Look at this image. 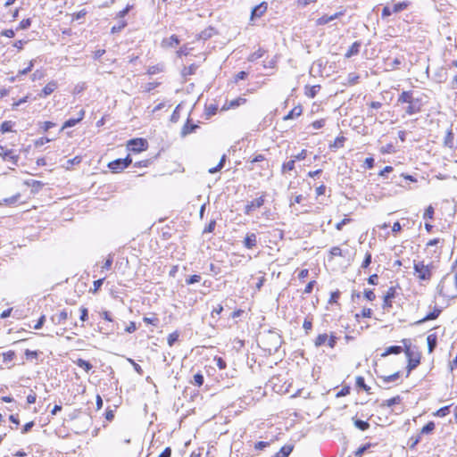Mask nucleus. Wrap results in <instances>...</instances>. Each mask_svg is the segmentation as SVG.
Returning a JSON list of instances; mask_svg holds the SVG:
<instances>
[{"label":"nucleus","mask_w":457,"mask_h":457,"mask_svg":"<svg viewBox=\"0 0 457 457\" xmlns=\"http://www.w3.org/2000/svg\"><path fill=\"white\" fill-rule=\"evenodd\" d=\"M413 269L419 279L428 281L432 277L434 266L432 262L425 264L424 262H414Z\"/></svg>","instance_id":"nucleus-1"},{"label":"nucleus","mask_w":457,"mask_h":457,"mask_svg":"<svg viewBox=\"0 0 457 457\" xmlns=\"http://www.w3.org/2000/svg\"><path fill=\"white\" fill-rule=\"evenodd\" d=\"M126 146H127L128 151H129L130 153L140 154L148 149L149 144L145 138L136 137V138L129 139L127 142Z\"/></svg>","instance_id":"nucleus-2"},{"label":"nucleus","mask_w":457,"mask_h":457,"mask_svg":"<svg viewBox=\"0 0 457 457\" xmlns=\"http://www.w3.org/2000/svg\"><path fill=\"white\" fill-rule=\"evenodd\" d=\"M132 163V158L128 154L123 159H116L110 162L107 167L112 173H120Z\"/></svg>","instance_id":"nucleus-3"},{"label":"nucleus","mask_w":457,"mask_h":457,"mask_svg":"<svg viewBox=\"0 0 457 457\" xmlns=\"http://www.w3.org/2000/svg\"><path fill=\"white\" fill-rule=\"evenodd\" d=\"M216 349L214 347L202 346V357L206 358V361H210L212 357V362H214L220 370L226 368V361L215 354Z\"/></svg>","instance_id":"nucleus-4"},{"label":"nucleus","mask_w":457,"mask_h":457,"mask_svg":"<svg viewBox=\"0 0 457 457\" xmlns=\"http://www.w3.org/2000/svg\"><path fill=\"white\" fill-rule=\"evenodd\" d=\"M405 354L408 357V373L414 370L420 364V356L417 354L414 356L413 352L408 347L405 351Z\"/></svg>","instance_id":"nucleus-5"},{"label":"nucleus","mask_w":457,"mask_h":457,"mask_svg":"<svg viewBox=\"0 0 457 457\" xmlns=\"http://www.w3.org/2000/svg\"><path fill=\"white\" fill-rule=\"evenodd\" d=\"M71 315V312H68L66 309L60 311L58 313L51 316V321L55 325L63 324L68 318Z\"/></svg>","instance_id":"nucleus-6"},{"label":"nucleus","mask_w":457,"mask_h":457,"mask_svg":"<svg viewBox=\"0 0 457 457\" xmlns=\"http://www.w3.org/2000/svg\"><path fill=\"white\" fill-rule=\"evenodd\" d=\"M264 197L260 196L251 202H249L245 207V213L249 215L253 211L262 207L264 204Z\"/></svg>","instance_id":"nucleus-7"},{"label":"nucleus","mask_w":457,"mask_h":457,"mask_svg":"<svg viewBox=\"0 0 457 457\" xmlns=\"http://www.w3.org/2000/svg\"><path fill=\"white\" fill-rule=\"evenodd\" d=\"M395 295L396 288L395 287H390L384 295L383 309H389L392 307V299H394Z\"/></svg>","instance_id":"nucleus-8"},{"label":"nucleus","mask_w":457,"mask_h":457,"mask_svg":"<svg viewBox=\"0 0 457 457\" xmlns=\"http://www.w3.org/2000/svg\"><path fill=\"white\" fill-rule=\"evenodd\" d=\"M85 110L84 109H81L79 113H78V117L77 118H70L68 119L63 124H62V129H65L67 128H71V127H74L76 126L78 123H79L85 117Z\"/></svg>","instance_id":"nucleus-9"},{"label":"nucleus","mask_w":457,"mask_h":457,"mask_svg":"<svg viewBox=\"0 0 457 457\" xmlns=\"http://www.w3.org/2000/svg\"><path fill=\"white\" fill-rule=\"evenodd\" d=\"M422 103L421 99L418 98L415 99V101L411 102V104H408V106L406 107L405 112L408 115H413L421 111Z\"/></svg>","instance_id":"nucleus-10"},{"label":"nucleus","mask_w":457,"mask_h":457,"mask_svg":"<svg viewBox=\"0 0 457 457\" xmlns=\"http://www.w3.org/2000/svg\"><path fill=\"white\" fill-rule=\"evenodd\" d=\"M246 103V99L244 98V97H237L236 99H233L231 101H227L222 108H221V111H227V110H229V109H233V108H236V107H238Z\"/></svg>","instance_id":"nucleus-11"},{"label":"nucleus","mask_w":457,"mask_h":457,"mask_svg":"<svg viewBox=\"0 0 457 457\" xmlns=\"http://www.w3.org/2000/svg\"><path fill=\"white\" fill-rule=\"evenodd\" d=\"M415 99L418 97H414L412 91H403L397 99V104H411Z\"/></svg>","instance_id":"nucleus-12"},{"label":"nucleus","mask_w":457,"mask_h":457,"mask_svg":"<svg viewBox=\"0 0 457 457\" xmlns=\"http://www.w3.org/2000/svg\"><path fill=\"white\" fill-rule=\"evenodd\" d=\"M344 14L343 12H336L334 13L333 15H323L321 16L320 18L317 19L316 21V25L318 26H321V25H325L337 18H339L340 16H342Z\"/></svg>","instance_id":"nucleus-13"},{"label":"nucleus","mask_w":457,"mask_h":457,"mask_svg":"<svg viewBox=\"0 0 457 457\" xmlns=\"http://www.w3.org/2000/svg\"><path fill=\"white\" fill-rule=\"evenodd\" d=\"M58 87V84L55 80H50L41 90L40 96L46 97L51 95Z\"/></svg>","instance_id":"nucleus-14"},{"label":"nucleus","mask_w":457,"mask_h":457,"mask_svg":"<svg viewBox=\"0 0 457 457\" xmlns=\"http://www.w3.org/2000/svg\"><path fill=\"white\" fill-rule=\"evenodd\" d=\"M179 45V39L176 35H171L170 37L163 38L162 46L164 48H172Z\"/></svg>","instance_id":"nucleus-15"},{"label":"nucleus","mask_w":457,"mask_h":457,"mask_svg":"<svg viewBox=\"0 0 457 457\" xmlns=\"http://www.w3.org/2000/svg\"><path fill=\"white\" fill-rule=\"evenodd\" d=\"M257 245V236L254 233H248L246 234L245 240H244V245L247 249H252Z\"/></svg>","instance_id":"nucleus-16"},{"label":"nucleus","mask_w":457,"mask_h":457,"mask_svg":"<svg viewBox=\"0 0 457 457\" xmlns=\"http://www.w3.org/2000/svg\"><path fill=\"white\" fill-rule=\"evenodd\" d=\"M442 310L438 307H435L433 312H429L428 314H427L424 318H422L421 320H418L416 322V324H422L426 321H428V320H436L441 313Z\"/></svg>","instance_id":"nucleus-17"},{"label":"nucleus","mask_w":457,"mask_h":457,"mask_svg":"<svg viewBox=\"0 0 457 457\" xmlns=\"http://www.w3.org/2000/svg\"><path fill=\"white\" fill-rule=\"evenodd\" d=\"M267 10V4L265 2L256 5L253 8L251 13V19L261 17Z\"/></svg>","instance_id":"nucleus-18"},{"label":"nucleus","mask_w":457,"mask_h":457,"mask_svg":"<svg viewBox=\"0 0 457 457\" xmlns=\"http://www.w3.org/2000/svg\"><path fill=\"white\" fill-rule=\"evenodd\" d=\"M82 162V156L77 155L72 159H70L66 162V163L62 166L66 170H71L73 169L75 165L80 164Z\"/></svg>","instance_id":"nucleus-19"},{"label":"nucleus","mask_w":457,"mask_h":457,"mask_svg":"<svg viewBox=\"0 0 457 457\" xmlns=\"http://www.w3.org/2000/svg\"><path fill=\"white\" fill-rule=\"evenodd\" d=\"M361 47V42L355 41L348 49V51L345 53V57L350 58L353 55H356L360 52Z\"/></svg>","instance_id":"nucleus-20"},{"label":"nucleus","mask_w":457,"mask_h":457,"mask_svg":"<svg viewBox=\"0 0 457 457\" xmlns=\"http://www.w3.org/2000/svg\"><path fill=\"white\" fill-rule=\"evenodd\" d=\"M428 353H431L437 345V337L436 334H430L427 337Z\"/></svg>","instance_id":"nucleus-21"},{"label":"nucleus","mask_w":457,"mask_h":457,"mask_svg":"<svg viewBox=\"0 0 457 457\" xmlns=\"http://www.w3.org/2000/svg\"><path fill=\"white\" fill-rule=\"evenodd\" d=\"M74 363L79 368L83 369L87 373L89 372L93 368V365L88 361H86L81 358H79L76 361H74Z\"/></svg>","instance_id":"nucleus-22"},{"label":"nucleus","mask_w":457,"mask_h":457,"mask_svg":"<svg viewBox=\"0 0 457 457\" xmlns=\"http://www.w3.org/2000/svg\"><path fill=\"white\" fill-rule=\"evenodd\" d=\"M303 112V108L301 105H297L294 107L287 115L284 117L285 120H291L296 117H299Z\"/></svg>","instance_id":"nucleus-23"},{"label":"nucleus","mask_w":457,"mask_h":457,"mask_svg":"<svg viewBox=\"0 0 457 457\" xmlns=\"http://www.w3.org/2000/svg\"><path fill=\"white\" fill-rule=\"evenodd\" d=\"M143 321L147 325H152L154 327H157L160 323V320L156 313H151L150 317H144Z\"/></svg>","instance_id":"nucleus-24"},{"label":"nucleus","mask_w":457,"mask_h":457,"mask_svg":"<svg viewBox=\"0 0 457 457\" xmlns=\"http://www.w3.org/2000/svg\"><path fill=\"white\" fill-rule=\"evenodd\" d=\"M26 186L31 187L33 192H37L40 190L44 184L39 180L30 179L24 182Z\"/></svg>","instance_id":"nucleus-25"},{"label":"nucleus","mask_w":457,"mask_h":457,"mask_svg":"<svg viewBox=\"0 0 457 457\" xmlns=\"http://www.w3.org/2000/svg\"><path fill=\"white\" fill-rule=\"evenodd\" d=\"M403 351L402 346L399 345H392L386 349L385 353L382 354V356H387L389 354H399Z\"/></svg>","instance_id":"nucleus-26"},{"label":"nucleus","mask_w":457,"mask_h":457,"mask_svg":"<svg viewBox=\"0 0 457 457\" xmlns=\"http://www.w3.org/2000/svg\"><path fill=\"white\" fill-rule=\"evenodd\" d=\"M320 85L306 87H305V89H306L305 95L310 98H314L316 96L318 91L320 90Z\"/></svg>","instance_id":"nucleus-27"},{"label":"nucleus","mask_w":457,"mask_h":457,"mask_svg":"<svg viewBox=\"0 0 457 457\" xmlns=\"http://www.w3.org/2000/svg\"><path fill=\"white\" fill-rule=\"evenodd\" d=\"M163 71L162 64H155L147 68L146 73L148 75H154Z\"/></svg>","instance_id":"nucleus-28"},{"label":"nucleus","mask_w":457,"mask_h":457,"mask_svg":"<svg viewBox=\"0 0 457 457\" xmlns=\"http://www.w3.org/2000/svg\"><path fill=\"white\" fill-rule=\"evenodd\" d=\"M401 397L399 395H396L395 397H392L390 399H387L386 401H384L382 403H381V406H386V407H391L395 404H398L400 403L401 402Z\"/></svg>","instance_id":"nucleus-29"},{"label":"nucleus","mask_w":457,"mask_h":457,"mask_svg":"<svg viewBox=\"0 0 457 457\" xmlns=\"http://www.w3.org/2000/svg\"><path fill=\"white\" fill-rule=\"evenodd\" d=\"M225 162H226V154H223L221 156L218 165L209 169V170H208L209 173L214 174V173L218 172L219 170H220L223 168Z\"/></svg>","instance_id":"nucleus-30"},{"label":"nucleus","mask_w":457,"mask_h":457,"mask_svg":"<svg viewBox=\"0 0 457 457\" xmlns=\"http://www.w3.org/2000/svg\"><path fill=\"white\" fill-rule=\"evenodd\" d=\"M24 354H25V357L27 360L32 361V360H37V358L40 354V352L36 351V350L27 349V350H25Z\"/></svg>","instance_id":"nucleus-31"},{"label":"nucleus","mask_w":457,"mask_h":457,"mask_svg":"<svg viewBox=\"0 0 457 457\" xmlns=\"http://www.w3.org/2000/svg\"><path fill=\"white\" fill-rule=\"evenodd\" d=\"M328 339V336L327 334H320L315 341H314V345L316 347H320L323 345H325L327 343V340Z\"/></svg>","instance_id":"nucleus-32"},{"label":"nucleus","mask_w":457,"mask_h":457,"mask_svg":"<svg viewBox=\"0 0 457 457\" xmlns=\"http://www.w3.org/2000/svg\"><path fill=\"white\" fill-rule=\"evenodd\" d=\"M408 6H409V2L403 1V2L395 4L393 5L392 10L394 12H399L405 10Z\"/></svg>","instance_id":"nucleus-33"},{"label":"nucleus","mask_w":457,"mask_h":457,"mask_svg":"<svg viewBox=\"0 0 457 457\" xmlns=\"http://www.w3.org/2000/svg\"><path fill=\"white\" fill-rule=\"evenodd\" d=\"M218 111V106L216 104H210L209 106H205V116L206 119H210L212 115L216 114Z\"/></svg>","instance_id":"nucleus-34"},{"label":"nucleus","mask_w":457,"mask_h":457,"mask_svg":"<svg viewBox=\"0 0 457 457\" xmlns=\"http://www.w3.org/2000/svg\"><path fill=\"white\" fill-rule=\"evenodd\" d=\"M435 429V423L433 421H429L420 430L421 435H428L433 432Z\"/></svg>","instance_id":"nucleus-35"},{"label":"nucleus","mask_w":457,"mask_h":457,"mask_svg":"<svg viewBox=\"0 0 457 457\" xmlns=\"http://www.w3.org/2000/svg\"><path fill=\"white\" fill-rule=\"evenodd\" d=\"M399 377H400V373L395 372L389 376H381L380 378L382 379V381L384 383H391V382H395V380H397L399 378Z\"/></svg>","instance_id":"nucleus-36"},{"label":"nucleus","mask_w":457,"mask_h":457,"mask_svg":"<svg viewBox=\"0 0 457 457\" xmlns=\"http://www.w3.org/2000/svg\"><path fill=\"white\" fill-rule=\"evenodd\" d=\"M421 434L420 433L417 436H412L409 438L408 445L411 449H413L420 441Z\"/></svg>","instance_id":"nucleus-37"},{"label":"nucleus","mask_w":457,"mask_h":457,"mask_svg":"<svg viewBox=\"0 0 457 457\" xmlns=\"http://www.w3.org/2000/svg\"><path fill=\"white\" fill-rule=\"evenodd\" d=\"M450 409H451L450 405L444 406V407L440 408L439 410H437L436 412H434V416L445 417L446 415H448L451 412Z\"/></svg>","instance_id":"nucleus-38"},{"label":"nucleus","mask_w":457,"mask_h":457,"mask_svg":"<svg viewBox=\"0 0 457 457\" xmlns=\"http://www.w3.org/2000/svg\"><path fill=\"white\" fill-rule=\"evenodd\" d=\"M371 446V444L370 443H367L361 446H360L355 452H354V456L355 457H361L363 455V453L368 450L370 449Z\"/></svg>","instance_id":"nucleus-39"},{"label":"nucleus","mask_w":457,"mask_h":457,"mask_svg":"<svg viewBox=\"0 0 457 457\" xmlns=\"http://www.w3.org/2000/svg\"><path fill=\"white\" fill-rule=\"evenodd\" d=\"M293 448H294L293 445H286L282 446L280 448V450L278 451L279 454H281L282 457H288L289 454L292 453Z\"/></svg>","instance_id":"nucleus-40"},{"label":"nucleus","mask_w":457,"mask_h":457,"mask_svg":"<svg viewBox=\"0 0 457 457\" xmlns=\"http://www.w3.org/2000/svg\"><path fill=\"white\" fill-rule=\"evenodd\" d=\"M263 54H264V50L259 48L257 51H255L254 53H253V54H251L249 55L248 61L249 62H255L259 58L262 57Z\"/></svg>","instance_id":"nucleus-41"},{"label":"nucleus","mask_w":457,"mask_h":457,"mask_svg":"<svg viewBox=\"0 0 457 457\" xmlns=\"http://www.w3.org/2000/svg\"><path fill=\"white\" fill-rule=\"evenodd\" d=\"M354 426L360 430H367L370 428V424L367 421L361 420H355Z\"/></svg>","instance_id":"nucleus-42"},{"label":"nucleus","mask_w":457,"mask_h":457,"mask_svg":"<svg viewBox=\"0 0 457 457\" xmlns=\"http://www.w3.org/2000/svg\"><path fill=\"white\" fill-rule=\"evenodd\" d=\"M3 361L9 362L12 361L15 358V352L12 350H9L5 353H3Z\"/></svg>","instance_id":"nucleus-43"},{"label":"nucleus","mask_w":457,"mask_h":457,"mask_svg":"<svg viewBox=\"0 0 457 457\" xmlns=\"http://www.w3.org/2000/svg\"><path fill=\"white\" fill-rule=\"evenodd\" d=\"M198 66L196 64H191L187 67H185L182 71L184 76L192 75L196 72Z\"/></svg>","instance_id":"nucleus-44"},{"label":"nucleus","mask_w":457,"mask_h":457,"mask_svg":"<svg viewBox=\"0 0 457 457\" xmlns=\"http://www.w3.org/2000/svg\"><path fill=\"white\" fill-rule=\"evenodd\" d=\"M127 26L126 21H121L118 25H114L111 29V33L115 34L120 32Z\"/></svg>","instance_id":"nucleus-45"},{"label":"nucleus","mask_w":457,"mask_h":457,"mask_svg":"<svg viewBox=\"0 0 457 457\" xmlns=\"http://www.w3.org/2000/svg\"><path fill=\"white\" fill-rule=\"evenodd\" d=\"M356 386L360 388H362L366 392H369V390L370 389V387L365 384L364 378L361 376H358L356 378Z\"/></svg>","instance_id":"nucleus-46"},{"label":"nucleus","mask_w":457,"mask_h":457,"mask_svg":"<svg viewBox=\"0 0 457 457\" xmlns=\"http://www.w3.org/2000/svg\"><path fill=\"white\" fill-rule=\"evenodd\" d=\"M12 122L11 120L4 121L0 126V130L2 133L12 131Z\"/></svg>","instance_id":"nucleus-47"},{"label":"nucleus","mask_w":457,"mask_h":457,"mask_svg":"<svg viewBox=\"0 0 457 457\" xmlns=\"http://www.w3.org/2000/svg\"><path fill=\"white\" fill-rule=\"evenodd\" d=\"M104 281V278L95 280L93 283V287L90 289V292L93 294H96L102 287Z\"/></svg>","instance_id":"nucleus-48"},{"label":"nucleus","mask_w":457,"mask_h":457,"mask_svg":"<svg viewBox=\"0 0 457 457\" xmlns=\"http://www.w3.org/2000/svg\"><path fill=\"white\" fill-rule=\"evenodd\" d=\"M79 312H80L79 320L82 322L87 321L88 320V310H87V308L85 307V306H81L80 309H79Z\"/></svg>","instance_id":"nucleus-49"},{"label":"nucleus","mask_w":457,"mask_h":457,"mask_svg":"<svg viewBox=\"0 0 457 457\" xmlns=\"http://www.w3.org/2000/svg\"><path fill=\"white\" fill-rule=\"evenodd\" d=\"M179 333L177 331L175 332H172L170 333L168 337H167V341H168V345L169 346H172L173 344L178 340L179 338Z\"/></svg>","instance_id":"nucleus-50"},{"label":"nucleus","mask_w":457,"mask_h":457,"mask_svg":"<svg viewBox=\"0 0 457 457\" xmlns=\"http://www.w3.org/2000/svg\"><path fill=\"white\" fill-rule=\"evenodd\" d=\"M86 15H87V11L85 9H82L79 12L72 13L71 19H72V21H78V20L84 18Z\"/></svg>","instance_id":"nucleus-51"},{"label":"nucleus","mask_w":457,"mask_h":457,"mask_svg":"<svg viewBox=\"0 0 457 457\" xmlns=\"http://www.w3.org/2000/svg\"><path fill=\"white\" fill-rule=\"evenodd\" d=\"M434 216V208L432 205H429L423 214V219L425 220H432Z\"/></svg>","instance_id":"nucleus-52"},{"label":"nucleus","mask_w":457,"mask_h":457,"mask_svg":"<svg viewBox=\"0 0 457 457\" xmlns=\"http://www.w3.org/2000/svg\"><path fill=\"white\" fill-rule=\"evenodd\" d=\"M33 67H34V61L31 60V61H29L28 66L25 69L18 71V76L28 74L29 71H31Z\"/></svg>","instance_id":"nucleus-53"},{"label":"nucleus","mask_w":457,"mask_h":457,"mask_svg":"<svg viewBox=\"0 0 457 457\" xmlns=\"http://www.w3.org/2000/svg\"><path fill=\"white\" fill-rule=\"evenodd\" d=\"M380 152L385 154H392L395 152V147L392 144H387L386 145H383L381 148H380Z\"/></svg>","instance_id":"nucleus-54"},{"label":"nucleus","mask_w":457,"mask_h":457,"mask_svg":"<svg viewBox=\"0 0 457 457\" xmlns=\"http://www.w3.org/2000/svg\"><path fill=\"white\" fill-rule=\"evenodd\" d=\"M453 133L452 130H449L446 134V137L445 138V145L452 147L453 146Z\"/></svg>","instance_id":"nucleus-55"},{"label":"nucleus","mask_w":457,"mask_h":457,"mask_svg":"<svg viewBox=\"0 0 457 457\" xmlns=\"http://www.w3.org/2000/svg\"><path fill=\"white\" fill-rule=\"evenodd\" d=\"M370 263H371V253L367 252L365 254V258L361 263V268L366 269L370 266Z\"/></svg>","instance_id":"nucleus-56"},{"label":"nucleus","mask_w":457,"mask_h":457,"mask_svg":"<svg viewBox=\"0 0 457 457\" xmlns=\"http://www.w3.org/2000/svg\"><path fill=\"white\" fill-rule=\"evenodd\" d=\"M295 161L294 159L289 161V162H285L283 164V167H282L283 171H285V170H288V171L293 170L295 169Z\"/></svg>","instance_id":"nucleus-57"},{"label":"nucleus","mask_w":457,"mask_h":457,"mask_svg":"<svg viewBox=\"0 0 457 457\" xmlns=\"http://www.w3.org/2000/svg\"><path fill=\"white\" fill-rule=\"evenodd\" d=\"M364 297L368 301H373V300H375L376 295H375L373 290H371V289H365L364 290Z\"/></svg>","instance_id":"nucleus-58"},{"label":"nucleus","mask_w":457,"mask_h":457,"mask_svg":"<svg viewBox=\"0 0 457 457\" xmlns=\"http://www.w3.org/2000/svg\"><path fill=\"white\" fill-rule=\"evenodd\" d=\"M112 262H113V258H112V255H109V256L106 258V260H105V262H104V265H103V267H102V268H103L104 270H110V269H111V267H112Z\"/></svg>","instance_id":"nucleus-59"},{"label":"nucleus","mask_w":457,"mask_h":457,"mask_svg":"<svg viewBox=\"0 0 457 457\" xmlns=\"http://www.w3.org/2000/svg\"><path fill=\"white\" fill-rule=\"evenodd\" d=\"M131 7H132L131 5L128 4L124 9H122L121 11H120L117 13L116 17L117 18H123V17H125L128 14V12L130 11Z\"/></svg>","instance_id":"nucleus-60"},{"label":"nucleus","mask_w":457,"mask_h":457,"mask_svg":"<svg viewBox=\"0 0 457 457\" xmlns=\"http://www.w3.org/2000/svg\"><path fill=\"white\" fill-rule=\"evenodd\" d=\"M215 225H216V221L215 220H211L210 223L208 224V226H206L204 228V229L203 230V233H211L213 231L214 228H215Z\"/></svg>","instance_id":"nucleus-61"},{"label":"nucleus","mask_w":457,"mask_h":457,"mask_svg":"<svg viewBox=\"0 0 457 457\" xmlns=\"http://www.w3.org/2000/svg\"><path fill=\"white\" fill-rule=\"evenodd\" d=\"M325 125V120H315L312 123V127L314 129H320L321 128H323Z\"/></svg>","instance_id":"nucleus-62"},{"label":"nucleus","mask_w":457,"mask_h":457,"mask_svg":"<svg viewBox=\"0 0 457 457\" xmlns=\"http://www.w3.org/2000/svg\"><path fill=\"white\" fill-rule=\"evenodd\" d=\"M307 157V150L303 149L298 154L294 156L295 161L304 160Z\"/></svg>","instance_id":"nucleus-63"},{"label":"nucleus","mask_w":457,"mask_h":457,"mask_svg":"<svg viewBox=\"0 0 457 457\" xmlns=\"http://www.w3.org/2000/svg\"><path fill=\"white\" fill-rule=\"evenodd\" d=\"M172 450L170 447H166L158 457H171Z\"/></svg>","instance_id":"nucleus-64"}]
</instances>
